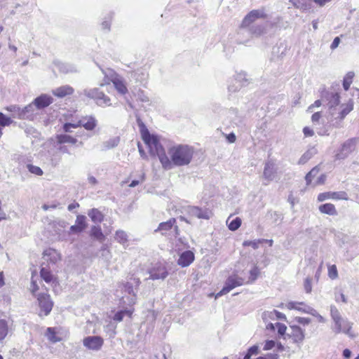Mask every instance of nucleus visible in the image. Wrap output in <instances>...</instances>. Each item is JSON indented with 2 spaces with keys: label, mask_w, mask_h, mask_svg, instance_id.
Returning <instances> with one entry per match:
<instances>
[{
  "label": "nucleus",
  "mask_w": 359,
  "mask_h": 359,
  "mask_svg": "<svg viewBox=\"0 0 359 359\" xmlns=\"http://www.w3.org/2000/svg\"><path fill=\"white\" fill-rule=\"evenodd\" d=\"M141 135L151 154L158 156L164 169L171 170L175 166L188 165L191 162L194 154L193 147L187 144L174 145L168 149L167 155L157 136L151 135L144 126L141 129Z\"/></svg>",
  "instance_id": "nucleus-1"
},
{
  "label": "nucleus",
  "mask_w": 359,
  "mask_h": 359,
  "mask_svg": "<svg viewBox=\"0 0 359 359\" xmlns=\"http://www.w3.org/2000/svg\"><path fill=\"white\" fill-rule=\"evenodd\" d=\"M353 109V102L350 100L347 103L328 110L327 121L334 128L342 126L344 118Z\"/></svg>",
  "instance_id": "nucleus-2"
},
{
  "label": "nucleus",
  "mask_w": 359,
  "mask_h": 359,
  "mask_svg": "<svg viewBox=\"0 0 359 359\" xmlns=\"http://www.w3.org/2000/svg\"><path fill=\"white\" fill-rule=\"evenodd\" d=\"M330 316L333 321L331 329L334 334L344 333L348 336H352L351 330L353 323L347 319L343 318L339 311L334 305L330 306Z\"/></svg>",
  "instance_id": "nucleus-3"
},
{
  "label": "nucleus",
  "mask_w": 359,
  "mask_h": 359,
  "mask_svg": "<svg viewBox=\"0 0 359 359\" xmlns=\"http://www.w3.org/2000/svg\"><path fill=\"white\" fill-rule=\"evenodd\" d=\"M81 94L94 100L100 107H104L111 105V99L97 88L84 89Z\"/></svg>",
  "instance_id": "nucleus-4"
},
{
  "label": "nucleus",
  "mask_w": 359,
  "mask_h": 359,
  "mask_svg": "<svg viewBox=\"0 0 359 359\" xmlns=\"http://www.w3.org/2000/svg\"><path fill=\"white\" fill-rule=\"evenodd\" d=\"M245 279L238 274L233 273L228 277L226 280L225 285L222 290L217 294V297L227 294L233 288L241 286L245 284Z\"/></svg>",
  "instance_id": "nucleus-5"
},
{
  "label": "nucleus",
  "mask_w": 359,
  "mask_h": 359,
  "mask_svg": "<svg viewBox=\"0 0 359 359\" xmlns=\"http://www.w3.org/2000/svg\"><path fill=\"white\" fill-rule=\"evenodd\" d=\"M266 18L267 15L264 8L252 10L243 18L241 23V27H250V25H253L256 20L259 19H265Z\"/></svg>",
  "instance_id": "nucleus-6"
},
{
  "label": "nucleus",
  "mask_w": 359,
  "mask_h": 359,
  "mask_svg": "<svg viewBox=\"0 0 359 359\" xmlns=\"http://www.w3.org/2000/svg\"><path fill=\"white\" fill-rule=\"evenodd\" d=\"M118 287L124 292V295L121 296V300L123 303L133 305L135 304L136 294L135 290L133 284L130 283H123L118 285Z\"/></svg>",
  "instance_id": "nucleus-7"
},
{
  "label": "nucleus",
  "mask_w": 359,
  "mask_h": 359,
  "mask_svg": "<svg viewBox=\"0 0 359 359\" xmlns=\"http://www.w3.org/2000/svg\"><path fill=\"white\" fill-rule=\"evenodd\" d=\"M322 100L326 102L328 110L341 105L339 93L333 90L324 91L322 93Z\"/></svg>",
  "instance_id": "nucleus-8"
},
{
  "label": "nucleus",
  "mask_w": 359,
  "mask_h": 359,
  "mask_svg": "<svg viewBox=\"0 0 359 359\" xmlns=\"http://www.w3.org/2000/svg\"><path fill=\"white\" fill-rule=\"evenodd\" d=\"M37 300L41 309L39 315L41 316V313L43 312L44 316H48L51 311L53 306V303L51 301L50 296L44 293L39 294Z\"/></svg>",
  "instance_id": "nucleus-9"
},
{
  "label": "nucleus",
  "mask_w": 359,
  "mask_h": 359,
  "mask_svg": "<svg viewBox=\"0 0 359 359\" xmlns=\"http://www.w3.org/2000/svg\"><path fill=\"white\" fill-rule=\"evenodd\" d=\"M355 148V141L353 139L348 140L341 146L340 150L336 154L337 159H344L351 154Z\"/></svg>",
  "instance_id": "nucleus-10"
},
{
  "label": "nucleus",
  "mask_w": 359,
  "mask_h": 359,
  "mask_svg": "<svg viewBox=\"0 0 359 359\" xmlns=\"http://www.w3.org/2000/svg\"><path fill=\"white\" fill-rule=\"evenodd\" d=\"M149 278L152 280H164L168 275L165 266L156 264L149 270Z\"/></svg>",
  "instance_id": "nucleus-11"
},
{
  "label": "nucleus",
  "mask_w": 359,
  "mask_h": 359,
  "mask_svg": "<svg viewBox=\"0 0 359 359\" xmlns=\"http://www.w3.org/2000/svg\"><path fill=\"white\" fill-rule=\"evenodd\" d=\"M103 343V339L99 336L87 337L83 339V345L86 348L93 351L100 350L102 348Z\"/></svg>",
  "instance_id": "nucleus-12"
},
{
  "label": "nucleus",
  "mask_w": 359,
  "mask_h": 359,
  "mask_svg": "<svg viewBox=\"0 0 359 359\" xmlns=\"http://www.w3.org/2000/svg\"><path fill=\"white\" fill-rule=\"evenodd\" d=\"M277 172V168L273 162L269 161L265 163L263 177L267 181L266 183H264V185H267L269 182L273 181Z\"/></svg>",
  "instance_id": "nucleus-13"
},
{
  "label": "nucleus",
  "mask_w": 359,
  "mask_h": 359,
  "mask_svg": "<svg viewBox=\"0 0 359 359\" xmlns=\"http://www.w3.org/2000/svg\"><path fill=\"white\" fill-rule=\"evenodd\" d=\"M110 81L119 94L126 95L128 93V88L123 78L112 72L110 75Z\"/></svg>",
  "instance_id": "nucleus-14"
},
{
  "label": "nucleus",
  "mask_w": 359,
  "mask_h": 359,
  "mask_svg": "<svg viewBox=\"0 0 359 359\" xmlns=\"http://www.w3.org/2000/svg\"><path fill=\"white\" fill-rule=\"evenodd\" d=\"M232 81H236V83H238V86H236L235 88H233V86L231 85H229L228 90L231 93H235L239 90L242 87L246 86L248 83L246 74L244 72L236 73V74L234 76V78L232 79Z\"/></svg>",
  "instance_id": "nucleus-15"
},
{
  "label": "nucleus",
  "mask_w": 359,
  "mask_h": 359,
  "mask_svg": "<svg viewBox=\"0 0 359 359\" xmlns=\"http://www.w3.org/2000/svg\"><path fill=\"white\" fill-rule=\"evenodd\" d=\"M329 198L347 201L348 199V196L345 191L325 192L320 194L318 196V200L319 201H323Z\"/></svg>",
  "instance_id": "nucleus-16"
},
{
  "label": "nucleus",
  "mask_w": 359,
  "mask_h": 359,
  "mask_svg": "<svg viewBox=\"0 0 359 359\" xmlns=\"http://www.w3.org/2000/svg\"><path fill=\"white\" fill-rule=\"evenodd\" d=\"M42 258L44 263L55 264L61 259V255L56 250L48 248L43 251Z\"/></svg>",
  "instance_id": "nucleus-17"
},
{
  "label": "nucleus",
  "mask_w": 359,
  "mask_h": 359,
  "mask_svg": "<svg viewBox=\"0 0 359 359\" xmlns=\"http://www.w3.org/2000/svg\"><path fill=\"white\" fill-rule=\"evenodd\" d=\"M188 212L190 215L198 219H209L212 216V212L208 209H202L197 206L189 207Z\"/></svg>",
  "instance_id": "nucleus-18"
},
{
  "label": "nucleus",
  "mask_w": 359,
  "mask_h": 359,
  "mask_svg": "<svg viewBox=\"0 0 359 359\" xmlns=\"http://www.w3.org/2000/svg\"><path fill=\"white\" fill-rule=\"evenodd\" d=\"M285 307L290 310L294 309L308 314H310V311L313 309L303 302H289L285 304Z\"/></svg>",
  "instance_id": "nucleus-19"
},
{
  "label": "nucleus",
  "mask_w": 359,
  "mask_h": 359,
  "mask_svg": "<svg viewBox=\"0 0 359 359\" xmlns=\"http://www.w3.org/2000/svg\"><path fill=\"white\" fill-rule=\"evenodd\" d=\"M80 125L86 130H93L97 125V120L93 116H85L81 118Z\"/></svg>",
  "instance_id": "nucleus-20"
},
{
  "label": "nucleus",
  "mask_w": 359,
  "mask_h": 359,
  "mask_svg": "<svg viewBox=\"0 0 359 359\" xmlns=\"http://www.w3.org/2000/svg\"><path fill=\"white\" fill-rule=\"evenodd\" d=\"M194 260V254L190 250H187L180 255L177 264L182 267H186L189 266Z\"/></svg>",
  "instance_id": "nucleus-21"
},
{
  "label": "nucleus",
  "mask_w": 359,
  "mask_h": 359,
  "mask_svg": "<svg viewBox=\"0 0 359 359\" xmlns=\"http://www.w3.org/2000/svg\"><path fill=\"white\" fill-rule=\"evenodd\" d=\"M86 217L84 215H78L76 219V224L70 227L69 233H80L86 228Z\"/></svg>",
  "instance_id": "nucleus-22"
},
{
  "label": "nucleus",
  "mask_w": 359,
  "mask_h": 359,
  "mask_svg": "<svg viewBox=\"0 0 359 359\" xmlns=\"http://www.w3.org/2000/svg\"><path fill=\"white\" fill-rule=\"evenodd\" d=\"M290 327L292 329L290 336L293 341L294 343H302L305 338L304 330L297 325H292Z\"/></svg>",
  "instance_id": "nucleus-23"
},
{
  "label": "nucleus",
  "mask_w": 359,
  "mask_h": 359,
  "mask_svg": "<svg viewBox=\"0 0 359 359\" xmlns=\"http://www.w3.org/2000/svg\"><path fill=\"white\" fill-rule=\"evenodd\" d=\"M35 107L34 102L21 109L20 119H32L35 114Z\"/></svg>",
  "instance_id": "nucleus-24"
},
{
  "label": "nucleus",
  "mask_w": 359,
  "mask_h": 359,
  "mask_svg": "<svg viewBox=\"0 0 359 359\" xmlns=\"http://www.w3.org/2000/svg\"><path fill=\"white\" fill-rule=\"evenodd\" d=\"M36 109H40L48 107L53 102V98L47 95H41L33 102Z\"/></svg>",
  "instance_id": "nucleus-25"
},
{
  "label": "nucleus",
  "mask_w": 359,
  "mask_h": 359,
  "mask_svg": "<svg viewBox=\"0 0 359 359\" xmlns=\"http://www.w3.org/2000/svg\"><path fill=\"white\" fill-rule=\"evenodd\" d=\"M73 93V88L67 85L58 87L53 90V94L58 97H64L66 95H72Z\"/></svg>",
  "instance_id": "nucleus-26"
},
{
  "label": "nucleus",
  "mask_w": 359,
  "mask_h": 359,
  "mask_svg": "<svg viewBox=\"0 0 359 359\" xmlns=\"http://www.w3.org/2000/svg\"><path fill=\"white\" fill-rule=\"evenodd\" d=\"M120 137L118 136L113 137L102 143V149L103 151L113 149L118 145Z\"/></svg>",
  "instance_id": "nucleus-27"
},
{
  "label": "nucleus",
  "mask_w": 359,
  "mask_h": 359,
  "mask_svg": "<svg viewBox=\"0 0 359 359\" xmlns=\"http://www.w3.org/2000/svg\"><path fill=\"white\" fill-rule=\"evenodd\" d=\"M45 263L43 262L41 264V269L40 271V275L41 278L46 282L47 283H52L55 280V277L50 272V271L47 269L46 266H44Z\"/></svg>",
  "instance_id": "nucleus-28"
},
{
  "label": "nucleus",
  "mask_w": 359,
  "mask_h": 359,
  "mask_svg": "<svg viewBox=\"0 0 359 359\" xmlns=\"http://www.w3.org/2000/svg\"><path fill=\"white\" fill-rule=\"evenodd\" d=\"M53 63L55 66H56L58 68L59 71L62 73L67 74L76 71L75 67L72 65L64 63L58 60L54 61Z\"/></svg>",
  "instance_id": "nucleus-29"
},
{
  "label": "nucleus",
  "mask_w": 359,
  "mask_h": 359,
  "mask_svg": "<svg viewBox=\"0 0 359 359\" xmlns=\"http://www.w3.org/2000/svg\"><path fill=\"white\" fill-rule=\"evenodd\" d=\"M269 318L285 319L286 318L285 314L276 310H273L272 311H265L262 313V319L264 321L266 322Z\"/></svg>",
  "instance_id": "nucleus-30"
},
{
  "label": "nucleus",
  "mask_w": 359,
  "mask_h": 359,
  "mask_svg": "<svg viewBox=\"0 0 359 359\" xmlns=\"http://www.w3.org/2000/svg\"><path fill=\"white\" fill-rule=\"evenodd\" d=\"M175 219L171 218L165 222H161L156 231H159L162 234L165 233L168 230L171 229L173 225L175 224Z\"/></svg>",
  "instance_id": "nucleus-31"
},
{
  "label": "nucleus",
  "mask_w": 359,
  "mask_h": 359,
  "mask_svg": "<svg viewBox=\"0 0 359 359\" xmlns=\"http://www.w3.org/2000/svg\"><path fill=\"white\" fill-rule=\"evenodd\" d=\"M319 210L320 212L327 214L329 215H336L337 214V211L334 205L332 203H325L321 205L319 207Z\"/></svg>",
  "instance_id": "nucleus-32"
},
{
  "label": "nucleus",
  "mask_w": 359,
  "mask_h": 359,
  "mask_svg": "<svg viewBox=\"0 0 359 359\" xmlns=\"http://www.w3.org/2000/svg\"><path fill=\"white\" fill-rule=\"evenodd\" d=\"M88 215L95 223H100L103 220V215L97 209L90 210Z\"/></svg>",
  "instance_id": "nucleus-33"
},
{
  "label": "nucleus",
  "mask_w": 359,
  "mask_h": 359,
  "mask_svg": "<svg viewBox=\"0 0 359 359\" xmlns=\"http://www.w3.org/2000/svg\"><path fill=\"white\" fill-rule=\"evenodd\" d=\"M57 141L60 144L70 143L74 144L77 142V139L69 135H58Z\"/></svg>",
  "instance_id": "nucleus-34"
},
{
  "label": "nucleus",
  "mask_w": 359,
  "mask_h": 359,
  "mask_svg": "<svg viewBox=\"0 0 359 359\" xmlns=\"http://www.w3.org/2000/svg\"><path fill=\"white\" fill-rule=\"evenodd\" d=\"M290 1L294 7L300 10L306 11L311 8V6L307 2V0H290Z\"/></svg>",
  "instance_id": "nucleus-35"
},
{
  "label": "nucleus",
  "mask_w": 359,
  "mask_h": 359,
  "mask_svg": "<svg viewBox=\"0 0 359 359\" xmlns=\"http://www.w3.org/2000/svg\"><path fill=\"white\" fill-rule=\"evenodd\" d=\"M90 235L91 236L94 237L97 240L100 241H102L104 240V236L102 232V230L100 226H93L91 228L90 231Z\"/></svg>",
  "instance_id": "nucleus-36"
},
{
  "label": "nucleus",
  "mask_w": 359,
  "mask_h": 359,
  "mask_svg": "<svg viewBox=\"0 0 359 359\" xmlns=\"http://www.w3.org/2000/svg\"><path fill=\"white\" fill-rule=\"evenodd\" d=\"M115 240L122 245L126 244L128 241L126 232L122 230L116 231L115 234Z\"/></svg>",
  "instance_id": "nucleus-37"
},
{
  "label": "nucleus",
  "mask_w": 359,
  "mask_h": 359,
  "mask_svg": "<svg viewBox=\"0 0 359 359\" xmlns=\"http://www.w3.org/2000/svg\"><path fill=\"white\" fill-rule=\"evenodd\" d=\"M354 73L353 72H348L344 78L343 87L345 90H348L353 82Z\"/></svg>",
  "instance_id": "nucleus-38"
},
{
  "label": "nucleus",
  "mask_w": 359,
  "mask_h": 359,
  "mask_svg": "<svg viewBox=\"0 0 359 359\" xmlns=\"http://www.w3.org/2000/svg\"><path fill=\"white\" fill-rule=\"evenodd\" d=\"M46 336L49 341L53 343H55L60 341V338L56 336L54 328L48 327L46 330Z\"/></svg>",
  "instance_id": "nucleus-39"
},
{
  "label": "nucleus",
  "mask_w": 359,
  "mask_h": 359,
  "mask_svg": "<svg viewBox=\"0 0 359 359\" xmlns=\"http://www.w3.org/2000/svg\"><path fill=\"white\" fill-rule=\"evenodd\" d=\"M246 28L249 29L251 34L255 36H260L264 31V27L262 25H251L250 27H247Z\"/></svg>",
  "instance_id": "nucleus-40"
},
{
  "label": "nucleus",
  "mask_w": 359,
  "mask_h": 359,
  "mask_svg": "<svg viewBox=\"0 0 359 359\" xmlns=\"http://www.w3.org/2000/svg\"><path fill=\"white\" fill-rule=\"evenodd\" d=\"M229 219H230V217L226 220V223L228 224L229 229L231 231L237 230L241 225V222H242L241 219L239 217H236L229 223Z\"/></svg>",
  "instance_id": "nucleus-41"
},
{
  "label": "nucleus",
  "mask_w": 359,
  "mask_h": 359,
  "mask_svg": "<svg viewBox=\"0 0 359 359\" xmlns=\"http://www.w3.org/2000/svg\"><path fill=\"white\" fill-rule=\"evenodd\" d=\"M8 323L5 320H0V341L3 340L8 334Z\"/></svg>",
  "instance_id": "nucleus-42"
},
{
  "label": "nucleus",
  "mask_w": 359,
  "mask_h": 359,
  "mask_svg": "<svg viewBox=\"0 0 359 359\" xmlns=\"http://www.w3.org/2000/svg\"><path fill=\"white\" fill-rule=\"evenodd\" d=\"M320 168L318 166L314 167L305 177L306 184L309 185L311 183L312 180L318 174Z\"/></svg>",
  "instance_id": "nucleus-43"
},
{
  "label": "nucleus",
  "mask_w": 359,
  "mask_h": 359,
  "mask_svg": "<svg viewBox=\"0 0 359 359\" xmlns=\"http://www.w3.org/2000/svg\"><path fill=\"white\" fill-rule=\"evenodd\" d=\"M314 154L313 149L307 150L299 158L298 163L300 165L305 164L309 159L311 158Z\"/></svg>",
  "instance_id": "nucleus-44"
},
{
  "label": "nucleus",
  "mask_w": 359,
  "mask_h": 359,
  "mask_svg": "<svg viewBox=\"0 0 359 359\" xmlns=\"http://www.w3.org/2000/svg\"><path fill=\"white\" fill-rule=\"evenodd\" d=\"M259 274V270L257 266H254L250 271V277L248 281L245 282L246 284L252 283L258 277Z\"/></svg>",
  "instance_id": "nucleus-45"
},
{
  "label": "nucleus",
  "mask_w": 359,
  "mask_h": 359,
  "mask_svg": "<svg viewBox=\"0 0 359 359\" xmlns=\"http://www.w3.org/2000/svg\"><path fill=\"white\" fill-rule=\"evenodd\" d=\"M133 313V311L131 310H122V311H118L115 315H114V320H116V321H121L123 318V316L125 315H127L128 316H130Z\"/></svg>",
  "instance_id": "nucleus-46"
},
{
  "label": "nucleus",
  "mask_w": 359,
  "mask_h": 359,
  "mask_svg": "<svg viewBox=\"0 0 359 359\" xmlns=\"http://www.w3.org/2000/svg\"><path fill=\"white\" fill-rule=\"evenodd\" d=\"M27 168L28 170L34 175L41 176L43 174V170L39 166L27 164Z\"/></svg>",
  "instance_id": "nucleus-47"
},
{
  "label": "nucleus",
  "mask_w": 359,
  "mask_h": 359,
  "mask_svg": "<svg viewBox=\"0 0 359 359\" xmlns=\"http://www.w3.org/2000/svg\"><path fill=\"white\" fill-rule=\"evenodd\" d=\"M12 122L13 121L10 117H8L3 113L0 112V126H8L12 123Z\"/></svg>",
  "instance_id": "nucleus-48"
},
{
  "label": "nucleus",
  "mask_w": 359,
  "mask_h": 359,
  "mask_svg": "<svg viewBox=\"0 0 359 359\" xmlns=\"http://www.w3.org/2000/svg\"><path fill=\"white\" fill-rule=\"evenodd\" d=\"M328 276L332 280L338 278V271L336 265L333 264L328 266Z\"/></svg>",
  "instance_id": "nucleus-49"
},
{
  "label": "nucleus",
  "mask_w": 359,
  "mask_h": 359,
  "mask_svg": "<svg viewBox=\"0 0 359 359\" xmlns=\"http://www.w3.org/2000/svg\"><path fill=\"white\" fill-rule=\"evenodd\" d=\"M264 240H254V241H245L243 243V246H251L254 249H257L259 247V244L262 243Z\"/></svg>",
  "instance_id": "nucleus-50"
},
{
  "label": "nucleus",
  "mask_w": 359,
  "mask_h": 359,
  "mask_svg": "<svg viewBox=\"0 0 359 359\" xmlns=\"http://www.w3.org/2000/svg\"><path fill=\"white\" fill-rule=\"evenodd\" d=\"M136 96L137 100L142 102L149 103L150 101L149 97L144 93L143 90H139Z\"/></svg>",
  "instance_id": "nucleus-51"
},
{
  "label": "nucleus",
  "mask_w": 359,
  "mask_h": 359,
  "mask_svg": "<svg viewBox=\"0 0 359 359\" xmlns=\"http://www.w3.org/2000/svg\"><path fill=\"white\" fill-rule=\"evenodd\" d=\"M79 127H81L80 120L77 123H66L63 126V130L66 133H70L72 128H77Z\"/></svg>",
  "instance_id": "nucleus-52"
},
{
  "label": "nucleus",
  "mask_w": 359,
  "mask_h": 359,
  "mask_svg": "<svg viewBox=\"0 0 359 359\" xmlns=\"http://www.w3.org/2000/svg\"><path fill=\"white\" fill-rule=\"evenodd\" d=\"M6 109L10 112L14 114V116L16 115L18 118H20V114L21 108L17 105H11L6 107Z\"/></svg>",
  "instance_id": "nucleus-53"
},
{
  "label": "nucleus",
  "mask_w": 359,
  "mask_h": 359,
  "mask_svg": "<svg viewBox=\"0 0 359 359\" xmlns=\"http://www.w3.org/2000/svg\"><path fill=\"white\" fill-rule=\"evenodd\" d=\"M310 315L314 316L317 318L318 321L321 323H325L326 322L325 318L322 316L315 309H312V310L310 311Z\"/></svg>",
  "instance_id": "nucleus-54"
},
{
  "label": "nucleus",
  "mask_w": 359,
  "mask_h": 359,
  "mask_svg": "<svg viewBox=\"0 0 359 359\" xmlns=\"http://www.w3.org/2000/svg\"><path fill=\"white\" fill-rule=\"evenodd\" d=\"M323 102L324 101L322 99L316 100L313 104L308 107L307 112L312 113L315 107H320L323 104Z\"/></svg>",
  "instance_id": "nucleus-55"
},
{
  "label": "nucleus",
  "mask_w": 359,
  "mask_h": 359,
  "mask_svg": "<svg viewBox=\"0 0 359 359\" xmlns=\"http://www.w3.org/2000/svg\"><path fill=\"white\" fill-rule=\"evenodd\" d=\"M304 287L306 293H310L312 290L311 279L306 278L304 280Z\"/></svg>",
  "instance_id": "nucleus-56"
},
{
  "label": "nucleus",
  "mask_w": 359,
  "mask_h": 359,
  "mask_svg": "<svg viewBox=\"0 0 359 359\" xmlns=\"http://www.w3.org/2000/svg\"><path fill=\"white\" fill-rule=\"evenodd\" d=\"M102 256L104 257L106 259H109L111 257L110 250L107 245H103L101 247Z\"/></svg>",
  "instance_id": "nucleus-57"
},
{
  "label": "nucleus",
  "mask_w": 359,
  "mask_h": 359,
  "mask_svg": "<svg viewBox=\"0 0 359 359\" xmlns=\"http://www.w3.org/2000/svg\"><path fill=\"white\" fill-rule=\"evenodd\" d=\"M295 321L301 325H307L311 322V320L309 318L296 317Z\"/></svg>",
  "instance_id": "nucleus-58"
},
{
  "label": "nucleus",
  "mask_w": 359,
  "mask_h": 359,
  "mask_svg": "<svg viewBox=\"0 0 359 359\" xmlns=\"http://www.w3.org/2000/svg\"><path fill=\"white\" fill-rule=\"evenodd\" d=\"M276 328L278 330V333L280 335L285 334V331L287 330V327L284 324L280 323H276Z\"/></svg>",
  "instance_id": "nucleus-59"
},
{
  "label": "nucleus",
  "mask_w": 359,
  "mask_h": 359,
  "mask_svg": "<svg viewBox=\"0 0 359 359\" xmlns=\"http://www.w3.org/2000/svg\"><path fill=\"white\" fill-rule=\"evenodd\" d=\"M322 117H323V114L321 111L315 112V113H313V114L311 116V121L313 123H319V121L322 118Z\"/></svg>",
  "instance_id": "nucleus-60"
},
{
  "label": "nucleus",
  "mask_w": 359,
  "mask_h": 359,
  "mask_svg": "<svg viewBox=\"0 0 359 359\" xmlns=\"http://www.w3.org/2000/svg\"><path fill=\"white\" fill-rule=\"evenodd\" d=\"M276 345V342L273 340H268L266 341L264 350L268 351L272 349Z\"/></svg>",
  "instance_id": "nucleus-61"
},
{
  "label": "nucleus",
  "mask_w": 359,
  "mask_h": 359,
  "mask_svg": "<svg viewBox=\"0 0 359 359\" xmlns=\"http://www.w3.org/2000/svg\"><path fill=\"white\" fill-rule=\"evenodd\" d=\"M248 353L250 355H257L259 353V346L257 345L251 346L250 348H248Z\"/></svg>",
  "instance_id": "nucleus-62"
},
{
  "label": "nucleus",
  "mask_w": 359,
  "mask_h": 359,
  "mask_svg": "<svg viewBox=\"0 0 359 359\" xmlns=\"http://www.w3.org/2000/svg\"><path fill=\"white\" fill-rule=\"evenodd\" d=\"M256 359H278V355L275 353H268L264 356H260Z\"/></svg>",
  "instance_id": "nucleus-63"
},
{
  "label": "nucleus",
  "mask_w": 359,
  "mask_h": 359,
  "mask_svg": "<svg viewBox=\"0 0 359 359\" xmlns=\"http://www.w3.org/2000/svg\"><path fill=\"white\" fill-rule=\"evenodd\" d=\"M303 133L306 137H312L314 135L313 130L309 127H304Z\"/></svg>",
  "instance_id": "nucleus-64"
}]
</instances>
